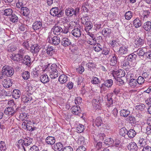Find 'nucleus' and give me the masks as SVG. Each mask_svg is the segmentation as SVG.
<instances>
[{
	"instance_id": "nucleus-1",
	"label": "nucleus",
	"mask_w": 151,
	"mask_h": 151,
	"mask_svg": "<svg viewBox=\"0 0 151 151\" xmlns=\"http://www.w3.org/2000/svg\"><path fill=\"white\" fill-rule=\"evenodd\" d=\"M113 84V81L112 79H109L105 80L104 82L101 84L100 87V93H103L106 91L107 88H110Z\"/></svg>"
},
{
	"instance_id": "nucleus-2",
	"label": "nucleus",
	"mask_w": 151,
	"mask_h": 151,
	"mask_svg": "<svg viewBox=\"0 0 151 151\" xmlns=\"http://www.w3.org/2000/svg\"><path fill=\"white\" fill-rule=\"evenodd\" d=\"M47 40L49 43L55 45H58L60 42L59 37L57 36H54L52 32L49 33Z\"/></svg>"
},
{
	"instance_id": "nucleus-3",
	"label": "nucleus",
	"mask_w": 151,
	"mask_h": 151,
	"mask_svg": "<svg viewBox=\"0 0 151 151\" xmlns=\"http://www.w3.org/2000/svg\"><path fill=\"white\" fill-rule=\"evenodd\" d=\"M57 65L55 64L51 65L49 68V70L50 73V76L51 78L54 79L58 76V69Z\"/></svg>"
},
{
	"instance_id": "nucleus-4",
	"label": "nucleus",
	"mask_w": 151,
	"mask_h": 151,
	"mask_svg": "<svg viewBox=\"0 0 151 151\" xmlns=\"http://www.w3.org/2000/svg\"><path fill=\"white\" fill-rule=\"evenodd\" d=\"M102 96H98L96 99H93L92 101L93 108L95 110H100L101 108V103L103 101Z\"/></svg>"
},
{
	"instance_id": "nucleus-5",
	"label": "nucleus",
	"mask_w": 151,
	"mask_h": 151,
	"mask_svg": "<svg viewBox=\"0 0 151 151\" xmlns=\"http://www.w3.org/2000/svg\"><path fill=\"white\" fill-rule=\"evenodd\" d=\"M132 50L131 47L128 45H122L119 47V50L117 51L118 54L121 55H124L129 53L131 52Z\"/></svg>"
},
{
	"instance_id": "nucleus-6",
	"label": "nucleus",
	"mask_w": 151,
	"mask_h": 151,
	"mask_svg": "<svg viewBox=\"0 0 151 151\" xmlns=\"http://www.w3.org/2000/svg\"><path fill=\"white\" fill-rule=\"evenodd\" d=\"M2 73L8 77H11L14 73L13 68L8 66H4L2 69Z\"/></svg>"
},
{
	"instance_id": "nucleus-7",
	"label": "nucleus",
	"mask_w": 151,
	"mask_h": 151,
	"mask_svg": "<svg viewBox=\"0 0 151 151\" xmlns=\"http://www.w3.org/2000/svg\"><path fill=\"white\" fill-rule=\"evenodd\" d=\"M50 13L52 16L58 17H61L63 14V12L58 7L52 8L50 11Z\"/></svg>"
},
{
	"instance_id": "nucleus-8",
	"label": "nucleus",
	"mask_w": 151,
	"mask_h": 151,
	"mask_svg": "<svg viewBox=\"0 0 151 151\" xmlns=\"http://www.w3.org/2000/svg\"><path fill=\"white\" fill-rule=\"evenodd\" d=\"M79 11L78 9H76L74 10L72 8H68L66 9L65 13L67 16L70 17L73 15L76 16L78 14Z\"/></svg>"
},
{
	"instance_id": "nucleus-9",
	"label": "nucleus",
	"mask_w": 151,
	"mask_h": 151,
	"mask_svg": "<svg viewBox=\"0 0 151 151\" xmlns=\"http://www.w3.org/2000/svg\"><path fill=\"white\" fill-rule=\"evenodd\" d=\"M46 70V69H44L41 66L36 67L34 69L32 73L35 77H37L39 75L43 73Z\"/></svg>"
},
{
	"instance_id": "nucleus-10",
	"label": "nucleus",
	"mask_w": 151,
	"mask_h": 151,
	"mask_svg": "<svg viewBox=\"0 0 151 151\" xmlns=\"http://www.w3.org/2000/svg\"><path fill=\"white\" fill-rule=\"evenodd\" d=\"M137 55L134 53L129 55L127 58V60L132 65V67H134L136 64V59Z\"/></svg>"
},
{
	"instance_id": "nucleus-11",
	"label": "nucleus",
	"mask_w": 151,
	"mask_h": 151,
	"mask_svg": "<svg viewBox=\"0 0 151 151\" xmlns=\"http://www.w3.org/2000/svg\"><path fill=\"white\" fill-rule=\"evenodd\" d=\"M40 50V46L37 44L32 45L30 47V52L33 55H37Z\"/></svg>"
},
{
	"instance_id": "nucleus-12",
	"label": "nucleus",
	"mask_w": 151,
	"mask_h": 151,
	"mask_svg": "<svg viewBox=\"0 0 151 151\" xmlns=\"http://www.w3.org/2000/svg\"><path fill=\"white\" fill-rule=\"evenodd\" d=\"M134 76V74H132L130 76L131 78H132L130 80L129 83V86L132 88H137L139 86L137 80L133 78Z\"/></svg>"
},
{
	"instance_id": "nucleus-13",
	"label": "nucleus",
	"mask_w": 151,
	"mask_h": 151,
	"mask_svg": "<svg viewBox=\"0 0 151 151\" xmlns=\"http://www.w3.org/2000/svg\"><path fill=\"white\" fill-rule=\"evenodd\" d=\"M15 112L14 108L13 107H6L4 111L5 114L8 116H13L15 114Z\"/></svg>"
},
{
	"instance_id": "nucleus-14",
	"label": "nucleus",
	"mask_w": 151,
	"mask_h": 151,
	"mask_svg": "<svg viewBox=\"0 0 151 151\" xmlns=\"http://www.w3.org/2000/svg\"><path fill=\"white\" fill-rule=\"evenodd\" d=\"M31 62V59L30 57L28 55H25L24 57H22L21 63L25 65L29 66Z\"/></svg>"
},
{
	"instance_id": "nucleus-15",
	"label": "nucleus",
	"mask_w": 151,
	"mask_h": 151,
	"mask_svg": "<svg viewBox=\"0 0 151 151\" xmlns=\"http://www.w3.org/2000/svg\"><path fill=\"white\" fill-rule=\"evenodd\" d=\"M63 31V29L60 27L55 26L53 27L50 32H52V35H58L60 34Z\"/></svg>"
},
{
	"instance_id": "nucleus-16",
	"label": "nucleus",
	"mask_w": 151,
	"mask_h": 151,
	"mask_svg": "<svg viewBox=\"0 0 151 151\" xmlns=\"http://www.w3.org/2000/svg\"><path fill=\"white\" fill-rule=\"evenodd\" d=\"M113 96V93H108L106 96V99L107 100V105L108 107L111 106L113 104V101L112 98Z\"/></svg>"
},
{
	"instance_id": "nucleus-17",
	"label": "nucleus",
	"mask_w": 151,
	"mask_h": 151,
	"mask_svg": "<svg viewBox=\"0 0 151 151\" xmlns=\"http://www.w3.org/2000/svg\"><path fill=\"white\" fill-rule=\"evenodd\" d=\"M32 28L35 30L42 29L43 28L42 22L39 21L35 22L32 25Z\"/></svg>"
},
{
	"instance_id": "nucleus-18",
	"label": "nucleus",
	"mask_w": 151,
	"mask_h": 151,
	"mask_svg": "<svg viewBox=\"0 0 151 151\" xmlns=\"http://www.w3.org/2000/svg\"><path fill=\"white\" fill-rule=\"evenodd\" d=\"M72 35L76 37H80L81 34V31L78 28H75L71 31Z\"/></svg>"
},
{
	"instance_id": "nucleus-19",
	"label": "nucleus",
	"mask_w": 151,
	"mask_h": 151,
	"mask_svg": "<svg viewBox=\"0 0 151 151\" xmlns=\"http://www.w3.org/2000/svg\"><path fill=\"white\" fill-rule=\"evenodd\" d=\"M120 42L118 39L113 40L110 43L111 46L113 48L120 46Z\"/></svg>"
},
{
	"instance_id": "nucleus-20",
	"label": "nucleus",
	"mask_w": 151,
	"mask_h": 151,
	"mask_svg": "<svg viewBox=\"0 0 151 151\" xmlns=\"http://www.w3.org/2000/svg\"><path fill=\"white\" fill-rule=\"evenodd\" d=\"M12 81L9 79H4L3 81V85L4 88H9L12 86Z\"/></svg>"
},
{
	"instance_id": "nucleus-21",
	"label": "nucleus",
	"mask_w": 151,
	"mask_h": 151,
	"mask_svg": "<svg viewBox=\"0 0 151 151\" xmlns=\"http://www.w3.org/2000/svg\"><path fill=\"white\" fill-rule=\"evenodd\" d=\"M147 142L146 139L143 138L142 137H140L138 140L137 144L139 146L143 147L147 145Z\"/></svg>"
},
{
	"instance_id": "nucleus-22",
	"label": "nucleus",
	"mask_w": 151,
	"mask_h": 151,
	"mask_svg": "<svg viewBox=\"0 0 151 151\" xmlns=\"http://www.w3.org/2000/svg\"><path fill=\"white\" fill-rule=\"evenodd\" d=\"M55 138L52 136H48L45 139V142L48 145H53L55 143Z\"/></svg>"
},
{
	"instance_id": "nucleus-23",
	"label": "nucleus",
	"mask_w": 151,
	"mask_h": 151,
	"mask_svg": "<svg viewBox=\"0 0 151 151\" xmlns=\"http://www.w3.org/2000/svg\"><path fill=\"white\" fill-rule=\"evenodd\" d=\"M127 147L128 149L131 151H136L138 148L136 144L132 142L129 143Z\"/></svg>"
},
{
	"instance_id": "nucleus-24",
	"label": "nucleus",
	"mask_w": 151,
	"mask_h": 151,
	"mask_svg": "<svg viewBox=\"0 0 151 151\" xmlns=\"http://www.w3.org/2000/svg\"><path fill=\"white\" fill-rule=\"evenodd\" d=\"M11 59L14 61L21 62L22 59V55L19 54H14L11 56Z\"/></svg>"
},
{
	"instance_id": "nucleus-25",
	"label": "nucleus",
	"mask_w": 151,
	"mask_h": 151,
	"mask_svg": "<svg viewBox=\"0 0 151 151\" xmlns=\"http://www.w3.org/2000/svg\"><path fill=\"white\" fill-rule=\"evenodd\" d=\"M61 42L62 45L65 47L68 46L71 44L70 40L66 37L63 38Z\"/></svg>"
},
{
	"instance_id": "nucleus-26",
	"label": "nucleus",
	"mask_w": 151,
	"mask_h": 151,
	"mask_svg": "<svg viewBox=\"0 0 151 151\" xmlns=\"http://www.w3.org/2000/svg\"><path fill=\"white\" fill-rule=\"evenodd\" d=\"M71 111L73 114L78 115L80 113L81 110L79 107L77 106H73L71 109Z\"/></svg>"
},
{
	"instance_id": "nucleus-27",
	"label": "nucleus",
	"mask_w": 151,
	"mask_h": 151,
	"mask_svg": "<svg viewBox=\"0 0 151 151\" xmlns=\"http://www.w3.org/2000/svg\"><path fill=\"white\" fill-rule=\"evenodd\" d=\"M63 146L60 142H58L54 144L53 149L55 151H60L63 148Z\"/></svg>"
},
{
	"instance_id": "nucleus-28",
	"label": "nucleus",
	"mask_w": 151,
	"mask_h": 151,
	"mask_svg": "<svg viewBox=\"0 0 151 151\" xmlns=\"http://www.w3.org/2000/svg\"><path fill=\"white\" fill-rule=\"evenodd\" d=\"M21 93L19 90L14 89L12 92V96L15 99L19 98L21 96Z\"/></svg>"
},
{
	"instance_id": "nucleus-29",
	"label": "nucleus",
	"mask_w": 151,
	"mask_h": 151,
	"mask_svg": "<svg viewBox=\"0 0 151 151\" xmlns=\"http://www.w3.org/2000/svg\"><path fill=\"white\" fill-rule=\"evenodd\" d=\"M40 81L43 83H46L48 82L50 80L48 76L45 74L42 75L40 77Z\"/></svg>"
},
{
	"instance_id": "nucleus-30",
	"label": "nucleus",
	"mask_w": 151,
	"mask_h": 151,
	"mask_svg": "<svg viewBox=\"0 0 151 151\" xmlns=\"http://www.w3.org/2000/svg\"><path fill=\"white\" fill-rule=\"evenodd\" d=\"M21 14L27 17L29 13V10L26 7L22 8L21 9Z\"/></svg>"
},
{
	"instance_id": "nucleus-31",
	"label": "nucleus",
	"mask_w": 151,
	"mask_h": 151,
	"mask_svg": "<svg viewBox=\"0 0 151 151\" xmlns=\"http://www.w3.org/2000/svg\"><path fill=\"white\" fill-rule=\"evenodd\" d=\"M130 111L126 109H123L120 111V115L124 117H127L130 114Z\"/></svg>"
},
{
	"instance_id": "nucleus-32",
	"label": "nucleus",
	"mask_w": 151,
	"mask_h": 151,
	"mask_svg": "<svg viewBox=\"0 0 151 151\" xmlns=\"http://www.w3.org/2000/svg\"><path fill=\"white\" fill-rule=\"evenodd\" d=\"M24 145L26 147L30 145L33 142V139L30 137L25 138L24 140Z\"/></svg>"
},
{
	"instance_id": "nucleus-33",
	"label": "nucleus",
	"mask_w": 151,
	"mask_h": 151,
	"mask_svg": "<svg viewBox=\"0 0 151 151\" xmlns=\"http://www.w3.org/2000/svg\"><path fill=\"white\" fill-rule=\"evenodd\" d=\"M133 24L136 28H138L141 26V21L139 18H136L133 21Z\"/></svg>"
},
{
	"instance_id": "nucleus-34",
	"label": "nucleus",
	"mask_w": 151,
	"mask_h": 151,
	"mask_svg": "<svg viewBox=\"0 0 151 151\" xmlns=\"http://www.w3.org/2000/svg\"><path fill=\"white\" fill-rule=\"evenodd\" d=\"M81 23L83 25L88 24L90 22V18L88 16H84L81 18Z\"/></svg>"
},
{
	"instance_id": "nucleus-35",
	"label": "nucleus",
	"mask_w": 151,
	"mask_h": 151,
	"mask_svg": "<svg viewBox=\"0 0 151 151\" xmlns=\"http://www.w3.org/2000/svg\"><path fill=\"white\" fill-rule=\"evenodd\" d=\"M67 80L68 77L65 75H62L59 77V81L61 83H65Z\"/></svg>"
},
{
	"instance_id": "nucleus-36",
	"label": "nucleus",
	"mask_w": 151,
	"mask_h": 151,
	"mask_svg": "<svg viewBox=\"0 0 151 151\" xmlns=\"http://www.w3.org/2000/svg\"><path fill=\"white\" fill-rule=\"evenodd\" d=\"M89 4L88 2H84L82 5L81 10L84 12H88Z\"/></svg>"
},
{
	"instance_id": "nucleus-37",
	"label": "nucleus",
	"mask_w": 151,
	"mask_h": 151,
	"mask_svg": "<svg viewBox=\"0 0 151 151\" xmlns=\"http://www.w3.org/2000/svg\"><path fill=\"white\" fill-rule=\"evenodd\" d=\"M24 142V140L20 139L19 140L17 144V146L19 148H22L24 150V151H26Z\"/></svg>"
},
{
	"instance_id": "nucleus-38",
	"label": "nucleus",
	"mask_w": 151,
	"mask_h": 151,
	"mask_svg": "<svg viewBox=\"0 0 151 151\" xmlns=\"http://www.w3.org/2000/svg\"><path fill=\"white\" fill-rule=\"evenodd\" d=\"M29 123H22V126L24 125V127H25V128L28 130L32 132L33 131L35 130L37 128L34 127H32L29 126L28 124Z\"/></svg>"
},
{
	"instance_id": "nucleus-39",
	"label": "nucleus",
	"mask_w": 151,
	"mask_h": 151,
	"mask_svg": "<svg viewBox=\"0 0 151 151\" xmlns=\"http://www.w3.org/2000/svg\"><path fill=\"white\" fill-rule=\"evenodd\" d=\"M133 16L132 12L130 11L126 12L124 15L125 19L128 20H130L132 17Z\"/></svg>"
},
{
	"instance_id": "nucleus-40",
	"label": "nucleus",
	"mask_w": 151,
	"mask_h": 151,
	"mask_svg": "<svg viewBox=\"0 0 151 151\" xmlns=\"http://www.w3.org/2000/svg\"><path fill=\"white\" fill-rule=\"evenodd\" d=\"M46 50L47 54L50 56H51L55 52L54 48L52 46H48Z\"/></svg>"
},
{
	"instance_id": "nucleus-41",
	"label": "nucleus",
	"mask_w": 151,
	"mask_h": 151,
	"mask_svg": "<svg viewBox=\"0 0 151 151\" xmlns=\"http://www.w3.org/2000/svg\"><path fill=\"white\" fill-rule=\"evenodd\" d=\"M91 82L93 84L98 85L100 83L101 80L97 77H93L92 78Z\"/></svg>"
},
{
	"instance_id": "nucleus-42",
	"label": "nucleus",
	"mask_w": 151,
	"mask_h": 151,
	"mask_svg": "<svg viewBox=\"0 0 151 151\" xmlns=\"http://www.w3.org/2000/svg\"><path fill=\"white\" fill-rule=\"evenodd\" d=\"M136 134V132L133 129H131L127 131V134L130 138H133L135 136Z\"/></svg>"
},
{
	"instance_id": "nucleus-43",
	"label": "nucleus",
	"mask_w": 151,
	"mask_h": 151,
	"mask_svg": "<svg viewBox=\"0 0 151 151\" xmlns=\"http://www.w3.org/2000/svg\"><path fill=\"white\" fill-rule=\"evenodd\" d=\"M143 28L147 31L150 30L151 29V22L148 21L145 23L143 26Z\"/></svg>"
},
{
	"instance_id": "nucleus-44",
	"label": "nucleus",
	"mask_w": 151,
	"mask_h": 151,
	"mask_svg": "<svg viewBox=\"0 0 151 151\" xmlns=\"http://www.w3.org/2000/svg\"><path fill=\"white\" fill-rule=\"evenodd\" d=\"M87 43L91 45H94L96 44V38L95 37H93V35L92 36H91V38H89V40L88 41Z\"/></svg>"
},
{
	"instance_id": "nucleus-45",
	"label": "nucleus",
	"mask_w": 151,
	"mask_h": 151,
	"mask_svg": "<svg viewBox=\"0 0 151 151\" xmlns=\"http://www.w3.org/2000/svg\"><path fill=\"white\" fill-rule=\"evenodd\" d=\"M7 147V145L4 142L1 141L0 142V150L1 151H5Z\"/></svg>"
},
{
	"instance_id": "nucleus-46",
	"label": "nucleus",
	"mask_w": 151,
	"mask_h": 151,
	"mask_svg": "<svg viewBox=\"0 0 151 151\" xmlns=\"http://www.w3.org/2000/svg\"><path fill=\"white\" fill-rule=\"evenodd\" d=\"M94 147L96 149L98 150L102 147V142H98L97 141H95L94 142Z\"/></svg>"
},
{
	"instance_id": "nucleus-47",
	"label": "nucleus",
	"mask_w": 151,
	"mask_h": 151,
	"mask_svg": "<svg viewBox=\"0 0 151 151\" xmlns=\"http://www.w3.org/2000/svg\"><path fill=\"white\" fill-rule=\"evenodd\" d=\"M134 43L138 46L139 45H142L144 44V41L143 39H142L140 38H137L135 40Z\"/></svg>"
},
{
	"instance_id": "nucleus-48",
	"label": "nucleus",
	"mask_w": 151,
	"mask_h": 151,
	"mask_svg": "<svg viewBox=\"0 0 151 151\" xmlns=\"http://www.w3.org/2000/svg\"><path fill=\"white\" fill-rule=\"evenodd\" d=\"M84 129V126L81 124H79L77 125L76 128L77 132L78 133H81L82 132Z\"/></svg>"
},
{
	"instance_id": "nucleus-49",
	"label": "nucleus",
	"mask_w": 151,
	"mask_h": 151,
	"mask_svg": "<svg viewBox=\"0 0 151 151\" xmlns=\"http://www.w3.org/2000/svg\"><path fill=\"white\" fill-rule=\"evenodd\" d=\"M32 98L29 97L27 95H23L22 97V101L25 103H27L28 101L31 100Z\"/></svg>"
},
{
	"instance_id": "nucleus-50",
	"label": "nucleus",
	"mask_w": 151,
	"mask_h": 151,
	"mask_svg": "<svg viewBox=\"0 0 151 151\" xmlns=\"http://www.w3.org/2000/svg\"><path fill=\"white\" fill-rule=\"evenodd\" d=\"M135 108L139 111H143L145 108V106L144 104H141L136 106Z\"/></svg>"
},
{
	"instance_id": "nucleus-51",
	"label": "nucleus",
	"mask_w": 151,
	"mask_h": 151,
	"mask_svg": "<svg viewBox=\"0 0 151 151\" xmlns=\"http://www.w3.org/2000/svg\"><path fill=\"white\" fill-rule=\"evenodd\" d=\"M127 130L124 127L122 128L120 130L119 134L122 136H125L127 134Z\"/></svg>"
},
{
	"instance_id": "nucleus-52",
	"label": "nucleus",
	"mask_w": 151,
	"mask_h": 151,
	"mask_svg": "<svg viewBox=\"0 0 151 151\" xmlns=\"http://www.w3.org/2000/svg\"><path fill=\"white\" fill-rule=\"evenodd\" d=\"M12 10L11 8H7L4 9V14L6 16H9L12 14Z\"/></svg>"
},
{
	"instance_id": "nucleus-53",
	"label": "nucleus",
	"mask_w": 151,
	"mask_h": 151,
	"mask_svg": "<svg viewBox=\"0 0 151 151\" xmlns=\"http://www.w3.org/2000/svg\"><path fill=\"white\" fill-rule=\"evenodd\" d=\"M111 31L108 28H106L104 29L102 31V33L105 37H106L108 35H109L111 33Z\"/></svg>"
},
{
	"instance_id": "nucleus-54",
	"label": "nucleus",
	"mask_w": 151,
	"mask_h": 151,
	"mask_svg": "<svg viewBox=\"0 0 151 151\" xmlns=\"http://www.w3.org/2000/svg\"><path fill=\"white\" fill-rule=\"evenodd\" d=\"M93 49L96 52H98L102 50V46L100 44H97L94 46Z\"/></svg>"
},
{
	"instance_id": "nucleus-55",
	"label": "nucleus",
	"mask_w": 151,
	"mask_h": 151,
	"mask_svg": "<svg viewBox=\"0 0 151 151\" xmlns=\"http://www.w3.org/2000/svg\"><path fill=\"white\" fill-rule=\"evenodd\" d=\"M30 73L27 71H25L23 72L22 74V76L23 79L27 80L28 79L29 77Z\"/></svg>"
},
{
	"instance_id": "nucleus-56",
	"label": "nucleus",
	"mask_w": 151,
	"mask_h": 151,
	"mask_svg": "<svg viewBox=\"0 0 151 151\" xmlns=\"http://www.w3.org/2000/svg\"><path fill=\"white\" fill-rule=\"evenodd\" d=\"M137 81L138 85H142L144 83L145 79L143 77L139 76L138 78Z\"/></svg>"
},
{
	"instance_id": "nucleus-57",
	"label": "nucleus",
	"mask_w": 151,
	"mask_h": 151,
	"mask_svg": "<svg viewBox=\"0 0 151 151\" xmlns=\"http://www.w3.org/2000/svg\"><path fill=\"white\" fill-rule=\"evenodd\" d=\"M10 19V21L13 23L17 22L18 20V17L15 14L12 15Z\"/></svg>"
},
{
	"instance_id": "nucleus-58",
	"label": "nucleus",
	"mask_w": 151,
	"mask_h": 151,
	"mask_svg": "<svg viewBox=\"0 0 151 151\" xmlns=\"http://www.w3.org/2000/svg\"><path fill=\"white\" fill-rule=\"evenodd\" d=\"M117 63V60L116 57L115 56H113L111 59L110 64L111 65L114 66Z\"/></svg>"
},
{
	"instance_id": "nucleus-59",
	"label": "nucleus",
	"mask_w": 151,
	"mask_h": 151,
	"mask_svg": "<svg viewBox=\"0 0 151 151\" xmlns=\"http://www.w3.org/2000/svg\"><path fill=\"white\" fill-rule=\"evenodd\" d=\"M105 143L107 145H111L114 143L113 139L111 138H108L106 139L104 141Z\"/></svg>"
},
{
	"instance_id": "nucleus-60",
	"label": "nucleus",
	"mask_w": 151,
	"mask_h": 151,
	"mask_svg": "<svg viewBox=\"0 0 151 151\" xmlns=\"http://www.w3.org/2000/svg\"><path fill=\"white\" fill-rule=\"evenodd\" d=\"M16 6L18 8L22 9L23 8L24 6V4L23 3L22 0H18V2L16 4Z\"/></svg>"
},
{
	"instance_id": "nucleus-61",
	"label": "nucleus",
	"mask_w": 151,
	"mask_h": 151,
	"mask_svg": "<svg viewBox=\"0 0 151 151\" xmlns=\"http://www.w3.org/2000/svg\"><path fill=\"white\" fill-rule=\"evenodd\" d=\"M110 49L109 48L104 47L102 51V54L106 55H109L110 53Z\"/></svg>"
},
{
	"instance_id": "nucleus-62",
	"label": "nucleus",
	"mask_w": 151,
	"mask_h": 151,
	"mask_svg": "<svg viewBox=\"0 0 151 151\" xmlns=\"http://www.w3.org/2000/svg\"><path fill=\"white\" fill-rule=\"evenodd\" d=\"M22 45L25 48L28 50L29 47V41L28 40L24 41L22 43Z\"/></svg>"
},
{
	"instance_id": "nucleus-63",
	"label": "nucleus",
	"mask_w": 151,
	"mask_h": 151,
	"mask_svg": "<svg viewBox=\"0 0 151 151\" xmlns=\"http://www.w3.org/2000/svg\"><path fill=\"white\" fill-rule=\"evenodd\" d=\"M114 146L116 147H120L121 146V142L120 140L118 139H116L113 143Z\"/></svg>"
},
{
	"instance_id": "nucleus-64",
	"label": "nucleus",
	"mask_w": 151,
	"mask_h": 151,
	"mask_svg": "<svg viewBox=\"0 0 151 151\" xmlns=\"http://www.w3.org/2000/svg\"><path fill=\"white\" fill-rule=\"evenodd\" d=\"M97 138L101 140H103L104 139L106 138L105 134L104 133H100L97 135Z\"/></svg>"
}]
</instances>
